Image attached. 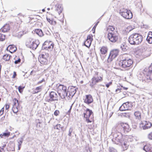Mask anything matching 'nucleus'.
<instances>
[{
	"label": "nucleus",
	"instance_id": "f257e3e1",
	"mask_svg": "<svg viewBox=\"0 0 152 152\" xmlns=\"http://www.w3.org/2000/svg\"><path fill=\"white\" fill-rule=\"evenodd\" d=\"M133 63V61L129 55L124 54L121 56L118 64L120 66L126 69L130 67Z\"/></svg>",
	"mask_w": 152,
	"mask_h": 152
},
{
	"label": "nucleus",
	"instance_id": "f03ea898",
	"mask_svg": "<svg viewBox=\"0 0 152 152\" xmlns=\"http://www.w3.org/2000/svg\"><path fill=\"white\" fill-rule=\"evenodd\" d=\"M143 39L142 36L139 34L134 33L129 37L128 40L130 44L137 45L142 42Z\"/></svg>",
	"mask_w": 152,
	"mask_h": 152
},
{
	"label": "nucleus",
	"instance_id": "7ed1b4c3",
	"mask_svg": "<svg viewBox=\"0 0 152 152\" xmlns=\"http://www.w3.org/2000/svg\"><path fill=\"white\" fill-rule=\"evenodd\" d=\"M58 93L62 99H65L68 95V91L66 90V87L64 85L60 84L58 87Z\"/></svg>",
	"mask_w": 152,
	"mask_h": 152
},
{
	"label": "nucleus",
	"instance_id": "20e7f679",
	"mask_svg": "<svg viewBox=\"0 0 152 152\" xmlns=\"http://www.w3.org/2000/svg\"><path fill=\"white\" fill-rule=\"evenodd\" d=\"M39 44V41L38 40H35L32 41L31 39H29L26 42V46L33 50H36Z\"/></svg>",
	"mask_w": 152,
	"mask_h": 152
},
{
	"label": "nucleus",
	"instance_id": "39448f33",
	"mask_svg": "<svg viewBox=\"0 0 152 152\" xmlns=\"http://www.w3.org/2000/svg\"><path fill=\"white\" fill-rule=\"evenodd\" d=\"M45 100L49 102H53L57 101L58 99V96L57 94L54 91L50 92L48 96L46 97Z\"/></svg>",
	"mask_w": 152,
	"mask_h": 152
},
{
	"label": "nucleus",
	"instance_id": "423d86ee",
	"mask_svg": "<svg viewBox=\"0 0 152 152\" xmlns=\"http://www.w3.org/2000/svg\"><path fill=\"white\" fill-rule=\"evenodd\" d=\"M119 12L122 16L127 19H131L133 16L131 11L126 9H120L119 11Z\"/></svg>",
	"mask_w": 152,
	"mask_h": 152
},
{
	"label": "nucleus",
	"instance_id": "0eeeda50",
	"mask_svg": "<svg viewBox=\"0 0 152 152\" xmlns=\"http://www.w3.org/2000/svg\"><path fill=\"white\" fill-rule=\"evenodd\" d=\"M112 140L113 143L115 144H118L122 142L123 140L122 134L119 132L114 133Z\"/></svg>",
	"mask_w": 152,
	"mask_h": 152
},
{
	"label": "nucleus",
	"instance_id": "6e6552de",
	"mask_svg": "<svg viewBox=\"0 0 152 152\" xmlns=\"http://www.w3.org/2000/svg\"><path fill=\"white\" fill-rule=\"evenodd\" d=\"M107 38L109 40L113 43L116 42L119 38V36L117 33H108L107 34Z\"/></svg>",
	"mask_w": 152,
	"mask_h": 152
},
{
	"label": "nucleus",
	"instance_id": "1a4fd4ad",
	"mask_svg": "<svg viewBox=\"0 0 152 152\" xmlns=\"http://www.w3.org/2000/svg\"><path fill=\"white\" fill-rule=\"evenodd\" d=\"M119 51L117 49L113 50L110 53L109 57L107 60L108 63L111 62L113 59H114L118 55Z\"/></svg>",
	"mask_w": 152,
	"mask_h": 152
},
{
	"label": "nucleus",
	"instance_id": "9d476101",
	"mask_svg": "<svg viewBox=\"0 0 152 152\" xmlns=\"http://www.w3.org/2000/svg\"><path fill=\"white\" fill-rule=\"evenodd\" d=\"M20 21H21V23L20 24V28L21 30H22V31L20 32V36L21 37L24 34H26L27 33V31L26 30V23L24 22L23 24L22 23L24 22L22 20L21 18L20 19Z\"/></svg>",
	"mask_w": 152,
	"mask_h": 152
},
{
	"label": "nucleus",
	"instance_id": "9b49d317",
	"mask_svg": "<svg viewBox=\"0 0 152 152\" xmlns=\"http://www.w3.org/2000/svg\"><path fill=\"white\" fill-rule=\"evenodd\" d=\"M102 77L101 76H94L91 79L92 82L90 83V86L93 87L96 83L102 81Z\"/></svg>",
	"mask_w": 152,
	"mask_h": 152
},
{
	"label": "nucleus",
	"instance_id": "f8f14e48",
	"mask_svg": "<svg viewBox=\"0 0 152 152\" xmlns=\"http://www.w3.org/2000/svg\"><path fill=\"white\" fill-rule=\"evenodd\" d=\"M132 106L131 102H127L122 105L119 108V110L121 111L128 110L131 108Z\"/></svg>",
	"mask_w": 152,
	"mask_h": 152
},
{
	"label": "nucleus",
	"instance_id": "ddd939ff",
	"mask_svg": "<svg viewBox=\"0 0 152 152\" xmlns=\"http://www.w3.org/2000/svg\"><path fill=\"white\" fill-rule=\"evenodd\" d=\"M14 104L12 108V110L13 112L16 113L18 112V105L19 102L18 100L17 99L15 98L13 100Z\"/></svg>",
	"mask_w": 152,
	"mask_h": 152
},
{
	"label": "nucleus",
	"instance_id": "4468645a",
	"mask_svg": "<svg viewBox=\"0 0 152 152\" xmlns=\"http://www.w3.org/2000/svg\"><path fill=\"white\" fill-rule=\"evenodd\" d=\"M152 126L151 123L149 121H143L141 124L140 126L143 129H146L150 128Z\"/></svg>",
	"mask_w": 152,
	"mask_h": 152
},
{
	"label": "nucleus",
	"instance_id": "2eb2a0df",
	"mask_svg": "<svg viewBox=\"0 0 152 152\" xmlns=\"http://www.w3.org/2000/svg\"><path fill=\"white\" fill-rule=\"evenodd\" d=\"M93 99L92 96L90 95H86V98L84 99V102L87 104H89L93 102Z\"/></svg>",
	"mask_w": 152,
	"mask_h": 152
},
{
	"label": "nucleus",
	"instance_id": "dca6fc26",
	"mask_svg": "<svg viewBox=\"0 0 152 152\" xmlns=\"http://www.w3.org/2000/svg\"><path fill=\"white\" fill-rule=\"evenodd\" d=\"M123 130L125 132H128L130 130L129 126L126 123H121V124Z\"/></svg>",
	"mask_w": 152,
	"mask_h": 152
},
{
	"label": "nucleus",
	"instance_id": "f3484780",
	"mask_svg": "<svg viewBox=\"0 0 152 152\" xmlns=\"http://www.w3.org/2000/svg\"><path fill=\"white\" fill-rule=\"evenodd\" d=\"M9 50V52L12 53L16 51L17 50V48L15 47L14 45H9L7 48V50Z\"/></svg>",
	"mask_w": 152,
	"mask_h": 152
},
{
	"label": "nucleus",
	"instance_id": "a211bd4d",
	"mask_svg": "<svg viewBox=\"0 0 152 152\" xmlns=\"http://www.w3.org/2000/svg\"><path fill=\"white\" fill-rule=\"evenodd\" d=\"M143 149L146 152H152V145L147 144L144 146Z\"/></svg>",
	"mask_w": 152,
	"mask_h": 152
},
{
	"label": "nucleus",
	"instance_id": "6ab92c4d",
	"mask_svg": "<svg viewBox=\"0 0 152 152\" xmlns=\"http://www.w3.org/2000/svg\"><path fill=\"white\" fill-rule=\"evenodd\" d=\"M10 29V26L8 24H6L0 29V32H5Z\"/></svg>",
	"mask_w": 152,
	"mask_h": 152
},
{
	"label": "nucleus",
	"instance_id": "aec40b11",
	"mask_svg": "<svg viewBox=\"0 0 152 152\" xmlns=\"http://www.w3.org/2000/svg\"><path fill=\"white\" fill-rule=\"evenodd\" d=\"M48 42H45L42 45V49H44L47 50V49H53V44L52 43L50 44V46H46L45 47V45H46L47 44H48Z\"/></svg>",
	"mask_w": 152,
	"mask_h": 152
},
{
	"label": "nucleus",
	"instance_id": "412c9836",
	"mask_svg": "<svg viewBox=\"0 0 152 152\" xmlns=\"http://www.w3.org/2000/svg\"><path fill=\"white\" fill-rule=\"evenodd\" d=\"M134 115L136 119L140 120L141 118V113L139 111H135L134 113Z\"/></svg>",
	"mask_w": 152,
	"mask_h": 152
},
{
	"label": "nucleus",
	"instance_id": "4be33fe9",
	"mask_svg": "<svg viewBox=\"0 0 152 152\" xmlns=\"http://www.w3.org/2000/svg\"><path fill=\"white\" fill-rule=\"evenodd\" d=\"M56 7H57L56 11L57 12L58 14L59 15L62 11L63 10V7L62 5L60 4H58L57 6L56 5Z\"/></svg>",
	"mask_w": 152,
	"mask_h": 152
},
{
	"label": "nucleus",
	"instance_id": "5701e85b",
	"mask_svg": "<svg viewBox=\"0 0 152 152\" xmlns=\"http://www.w3.org/2000/svg\"><path fill=\"white\" fill-rule=\"evenodd\" d=\"M70 88V92L71 93L72 97H73L76 92V89L77 88H76L75 86H72Z\"/></svg>",
	"mask_w": 152,
	"mask_h": 152
},
{
	"label": "nucleus",
	"instance_id": "b1692460",
	"mask_svg": "<svg viewBox=\"0 0 152 152\" xmlns=\"http://www.w3.org/2000/svg\"><path fill=\"white\" fill-rule=\"evenodd\" d=\"M38 59L39 61L41 64H46L47 63L48 59L47 58H43L42 57H39Z\"/></svg>",
	"mask_w": 152,
	"mask_h": 152
},
{
	"label": "nucleus",
	"instance_id": "393cba45",
	"mask_svg": "<svg viewBox=\"0 0 152 152\" xmlns=\"http://www.w3.org/2000/svg\"><path fill=\"white\" fill-rule=\"evenodd\" d=\"M34 31L35 33L40 37H42L44 35L41 29H36Z\"/></svg>",
	"mask_w": 152,
	"mask_h": 152
},
{
	"label": "nucleus",
	"instance_id": "a878e982",
	"mask_svg": "<svg viewBox=\"0 0 152 152\" xmlns=\"http://www.w3.org/2000/svg\"><path fill=\"white\" fill-rule=\"evenodd\" d=\"M108 49L107 47L102 46L100 50L101 53L102 54L105 55L107 52Z\"/></svg>",
	"mask_w": 152,
	"mask_h": 152
},
{
	"label": "nucleus",
	"instance_id": "bb28decb",
	"mask_svg": "<svg viewBox=\"0 0 152 152\" xmlns=\"http://www.w3.org/2000/svg\"><path fill=\"white\" fill-rule=\"evenodd\" d=\"M146 78L147 79L152 80V71L149 70L147 75L146 76Z\"/></svg>",
	"mask_w": 152,
	"mask_h": 152
},
{
	"label": "nucleus",
	"instance_id": "cd10ccee",
	"mask_svg": "<svg viewBox=\"0 0 152 152\" xmlns=\"http://www.w3.org/2000/svg\"><path fill=\"white\" fill-rule=\"evenodd\" d=\"M108 30L109 31V33L112 32L113 33H117V31L116 30L115 28L113 26H110L108 28Z\"/></svg>",
	"mask_w": 152,
	"mask_h": 152
},
{
	"label": "nucleus",
	"instance_id": "c85d7f7f",
	"mask_svg": "<svg viewBox=\"0 0 152 152\" xmlns=\"http://www.w3.org/2000/svg\"><path fill=\"white\" fill-rule=\"evenodd\" d=\"M91 40L86 39L84 43V45L87 48H89L91 44Z\"/></svg>",
	"mask_w": 152,
	"mask_h": 152
},
{
	"label": "nucleus",
	"instance_id": "c756f323",
	"mask_svg": "<svg viewBox=\"0 0 152 152\" xmlns=\"http://www.w3.org/2000/svg\"><path fill=\"white\" fill-rule=\"evenodd\" d=\"M133 29L132 27L131 26H128L127 28H125L124 30V33L127 34L129 32L131 31Z\"/></svg>",
	"mask_w": 152,
	"mask_h": 152
},
{
	"label": "nucleus",
	"instance_id": "7c9ffc66",
	"mask_svg": "<svg viewBox=\"0 0 152 152\" xmlns=\"http://www.w3.org/2000/svg\"><path fill=\"white\" fill-rule=\"evenodd\" d=\"M11 56L9 54H6L3 56L2 58L5 61H7L10 60V57Z\"/></svg>",
	"mask_w": 152,
	"mask_h": 152
},
{
	"label": "nucleus",
	"instance_id": "2f4dec72",
	"mask_svg": "<svg viewBox=\"0 0 152 152\" xmlns=\"http://www.w3.org/2000/svg\"><path fill=\"white\" fill-rule=\"evenodd\" d=\"M86 114L87 115L88 118H89L92 114H93V113L91 110H90L89 109L87 108L86 110Z\"/></svg>",
	"mask_w": 152,
	"mask_h": 152
},
{
	"label": "nucleus",
	"instance_id": "473e14b6",
	"mask_svg": "<svg viewBox=\"0 0 152 152\" xmlns=\"http://www.w3.org/2000/svg\"><path fill=\"white\" fill-rule=\"evenodd\" d=\"M42 90V87L41 86H39L37 87L35 89H34L33 91V94H36L38 93L39 92L41 91Z\"/></svg>",
	"mask_w": 152,
	"mask_h": 152
},
{
	"label": "nucleus",
	"instance_id": "72a5a7b5",
	"mask_svg": "<svg viewBox=\"0 0 152 152\" xmlns=\"http://www.w3.org/2000/svg\"><path fill=\"white\" fill-rule=\"evenodd\" d=\"M120 48L124 51H126L128 49V47L125 44H122L120 45Z\"/></svg>",
	"mask_w": 152,
	"mask_h": 152
},
{
	"label": "nucleus",
	"instance_id": "f704fd0d",
	"mask_svg": "<svg viewBox=\"0 0 152 152\" xmlns=\"http://www.w3.org/2000/svg\"><path fill=\"white\" fill-rule=\"evenodd\" d=\"M10 135V132H4L2 134H0V137L1 138H3V137H8Z\"/></svg>",
	"mask_w": 152,
	"mask_h": 152
},
{
	"label": "nucleus",
	"instance_id": "c9c22d12",
	"mask_svg": "<svg viewBox=\"0 0 152 152\" xmlns=\"http://www.w3.org/2000/svg\"><path fill=\"white\" fill-rule=\"evenodd\" d=\"M64 127L61 126V125L60 124H57L56 125L54 126L53 127L54 129H56L60 130V129H61L63 130Z\"/></svg>",
	"mask_w": 152,
	"mask_h": 152
},
{
	"label": "nucleus",
	"instance_id": "e433bc0d",
	"mask_svg": "<svg viewBox=\"0 0 152 152\" xmlns=\"http://www.w3.org/2000/svg\"><path fill=\"white\" fill-rule=\"evenodd\" d=\"M24 61V56L23 55L22 53H21L20 55V63L21 62L22 64Z\"/></svg>",
	"mask_w": 152,
	"mask_h": 152
},
{
	"label": "nucleus",
	"instance_id": "4c0bfd02",
	"mask_svg": "<svg viewBox=\"0 0 152 152\" xmlns=\"http://www.w3.org/2000/svg\"><path fill=\"white\" fill-rule=\"evenodd\" d=\"M121 144L124 150H126L127 149V146L126 142H123V141H122V142L120 143Z\"/></svg>",
	"mask_w": 152,
	"mask_h": 152
},
{
	"label": "nucleus",
	"instance_id": "58836bf2",
	"mask_svg": "<svg viewBox=\"0 0 152 152\" xmlns=\"http://www.w3.org/2000/svg\"><path fill=\"white\" fill-rule=\"evenodd\" d=\"M84 117L86 118V121L88 123H90L91 122V121L89 119V118H88L87 115L85 113H83Z\"/></svg>",
	"mask_w": 152,
	"mask_h": 152
},
{
	"label": "nucleus",
	"instance_id": "ea45409f",
	"mask_svg": "<svg viewBox=\"0 0 152 152\" xmlns=\"http://www.w3.org/2000/svg\"><path fill=\"white\" fill-rule=\"evenodd\" d=\"M5 37V35H3L2 34L0 33V40L3 41L4 40Z\"/></svg>",
	"mask_w": 152,
	"mask_h": 152
},
{
	"label": "nucleus",
	"instance_id": "a19ab883",
	"mask_svg": "<svg viewBox=\"0 0 152 152\" xmlns=\"http://www.w3.org/2000/svg\"><path fill=\"white\" fill-rule=\"evenodd\" d=\"M110 152H117V150L113 148L110 147L109 148Z\"/></svg>",
	"mask_w": 152,
	"mask_h": 152
},
{
	"label": "nucleus",
	"instance_id": "79ce46f5",
	"mask_svg": "<svg viewBox=\"0 0 152 152\" xmlns=\"http://www.w3.org/2000/svg\"><path fill=\"white\" fill-rule=\"evenodd\" d=\"M73 131V128L72 127H71L70 128L69 131V134H68V135L71 136V133Z\"/></svg>",
	"mask_w": 152,
	"mask_h": 152
},
{
	"label": "nucleus",
	"instance_id": "37998d69",
	"mask_svg": "<svg viewBox=\"0 0 152 152\" xmlns=\"http://www.w3.org/2000/svg\"><path fill=\"white\" fill-rule=\"evenodd\" d=\"M39 57H41V58L42 57L43 58H48L47 56L45 55H44V54H42L41 55H40L39 56Z\"/></svg>",
	"mask_w": 152,
	"mask_h": 152
},
{
	"label": "nucleus",
	"instance_id": "c03bdc74",
	"mask_svg": "<svg viewBox=\"0 0 152 152\" xmlns=\"http://www.w3.org/2000/svg\"><path fill=\"white\" fill-rule=\"evenodd\" d=\"M25 86H20L19 89H20V93H21L22 92L23 90L22 89H23L25 88Z\"/></svg>",
	"mask_w": 152,
	"mask_h": 152
},
{
	"label": "nucleus",
	"instance_id": "a18cd8bd",
	"mask_svg": "<svg viewBox=\"0 0 152 152\" xmlns=\"http://www.w3.org/2000/svg\"><path fill=\"white\" fill-rule=\"evenodd\" d=\"M54 114L55 115L57 116L59 114V110H56L55 111V112H54Z\"/></svg>",
	"mask_w": 152,
	"mask_h": 152
},
{
	"label": "nucleus",
	"instance_id": "49530a36",
	"mask_svg": "<svg viewBox=\"0 0 152 152\" xmlns=\"http://www.w3.org/2000/svg\"><path fill=\"white\" fill-rule=\"evenodd\" d=\"M66 97H68L69 98V99H71L72 97V96L71 95V93L70 92H69V94L68 93L67 96H66Z\"/></svg>",
	"mask_w": 152,
	"mask_h": 152
},
{
	"label": "nucleus",
	"instance_id": "de8ad7c7",
	"mask_svg": "<svg viewBox=\"0 0 152 152\" xmlns=\"http://www.w3.org/2000/svg\"><path fill=\"white\" fill-rule=\"evenodd\" d=\"M4 108L3 107L2 108L1 110H0V115H1L3 114L4 111Z\"/></svg>",
	"mask_w": 152,
	"mask_h": 152
},
{
	"label": "nucleus",
	"instance_id": "09e8293b",
	"mask_svg": "<svg viewBox=\"0 0 152 152\" xmlns=\"http://www.w3.org/2000/svg\"><path fill=\"white\" fill-rule=\"evenodd\" d=\"M112 82H110L106 84V86L107 88H108L110 86V85H111L112 84Z\"/></svg>",
	"mask_w": 152,
	"mask_h": 152
},
{
	"label": "nucleus",
	"instance_id": "8fccbe9b",
	"mask_svg": "<svg viewBox=\"0 0 152 152\" xmlns=\"http://www.w3.org/2000/svg\"><path fill=\"white\" fill-rule=\"evenodd\" d=\"M148 138L150 140H152V132L149 134Z\"/></svg>",
	"mask_w": 152,
	"mask_h": 152
},
{
	"label": "nucleus",
	"instance_id": "3c124183",
	"mask_svg": "<svg viewBox=\"0 0 152 152\" xmlns=\"http://www.w3.org/2000/svg\"><path fill=\"white\" fill-rule=\"evenodd\" d=\"M121 89V88H118L116 89L115 92L117 93L120 92Z\"/></svg>",
	"mask_w": 152,
	"mask_h": 152
},
{
	"label": "nucleus",
	"instance_id": "603ef678",
	"mask_svg": "<svg viewBox=\"0 0 152 152\" xmlns=\"http://www.w3.org/2000/svg\"><path fill=\"white\" fill-rule=\"evenodd\" d=\"M73 105V104H72L70 106V109H69V110H68V113L69 114L70 113L71 110L72 108Z\"/></svg>",
	"mask_w": 152,
	"mask_h": 152
},
{
	"label": "nucleus",
	"instance_id": "864d4df0",
	"mask_svg": "<svg viewBox=\"0 0 152 152\" xmlns=\"http://www.w3.org/2000/svg\"><path fill=\"white\" fill-rule=\"evenodd\" d=\"M92 36L88 35L87 37V39H88V40H90L92 41Z\"/></svg>",
	"mask_w": 152,
	"mask_h": 152
},
{
	"label": "nucleus",
	"instance_id": "5fc2aeb1",
	"mask_svg": "<svg viewBox=\"0 0 152 152\" xmlns=\"http://www.w3.org/2000/svg\"><path fill=\"white\" fill-rule=\"evenodd\" d=\"M146 40L148 41V42L149 44L152 43V39H149L148 40Z\"/></svg>",
	"mask_w": 152,
	"mask_h": 152
},
{
	"label": "nucleus",
	"instance_id": "6e6d98bb",
	"mask_svg": "<svg viewBox=\"0 0 152 152\" xmlns=\"http://www.w3.org/2000/svg\"><path fill=\"white\" fill-rule=\"evenodd\" d=\"M17 75L16 73L15 72H14L13 75L12 77L13 78H15Z\"/></svg>",
	"mask_w": 152,
	"mask_h": 152
},
{
	"label": "nucleus",
	"instance_id": "4d7b16f0",
	"mask_svg": "<svg viewBox=\"0 0 152 152\" xmlns=\"http://www.w3.org/2000/svg\"><path fill=\"white\" fill-rule=\"evenodd\" d=\"M4 148L1 147H0V152H4Z\"/></svg>",
	"mask_w": 152,
	"mask_h": 152
},
{
	"label": "nucleus",
	"instance_id": "13d9d810",
	"mask_svg": "<svg viewBox=\"0 0 152 152\" xmlns=\"http://www.w3.org/2000/svg\"><path fill=\"white\" fill-rule=\"evenodd\" d=\"M5 109L6 110H8L9 108V105L7 104H6L5 105Z\"/></svg>",
	"mask_w": 152,
	"mask_h": 152
},
{
	"label": "nucleus",
	"instance_id": "bf43d9fd",
	"mask_svg": "<svg viewBox=\"0 0 152 152\" xmlns=\"http://www.w3.org/2000/svg\"><path fill=\"white\" fill-rule=\"evenodd\" d=\"M14 63L15 64H18L19 63V58H18L17 60H15Z\"/></svg>",
	"mask_w": 152,
	"mask_h": 152
},
{
	"label": "nucleus",
	"instance_id": "052dcab7",
	"mask_svg": "<svg viewBox=\"0 0 152 152\" xmlns=\"http://www.w3.org/2000/svg\"><path fill=\"white\" fill-rule=\"evenodd\" d=\"M45 81V79H43L41 80L38 82V84H39V83H42V82H44Z\"/></svg>",
	"mask_w": 152,
	"mask_h": 152
},
{
	"label": "nucleus",
	"instance_id": "680f3d73",
	"mask_svg": "<svg viewBox=\"0 0 152 152\" xmlns=\"http://www.w3.org/2000/svg\"><path fill=\"white\" fill-rule=\"evenodd\" d=\"M99 23V22H97L95 24V25H94V27H93V29H94V28H95L96 27V26H97V24H98ZM95 29H94V30ZM95 32V31L94 30V31L93 32V33H94Z\"/></svg>",
	"mask_w": 152,
	"mask_h": 152
},
{
	"label": "nucleus",
	"instance_id": "e2e57ef3",
	"mask_svg": "<svg viewBox=\"0 0 152 152\" xmlns=\"http://www.w3.org/2000/svg\"><path fill=\"white\" fill-rule=\"evenodd\" d=\"M148 36H151L152 37V32H149Z\"/></svg>",
	"mask_w": 152,
	"mask_h": 152
},
{
	"label": "nucleus",
	"instance_id": "0e129e2a",
	"mask_svg": "<svg viewBox=\"0 0 152 152\" xmlns=\"http://www.w3.org/2000/svg\"><path fill=\"white\" fill-rule=\"evenodd\" d=\"M149 69L150 70V71H152V63H151V66H149Z\"/></svg>",
	"mask_w": 152,
	"mask_h": 152
},
{
	"label": "nucleus",
	"instance_id": "69168bd1",
	"mask_svg": "<svg viewBox=\"0 0 152 152\" xmlns=\"http://www.w3.org/2000/svg\"><path fill=\"white\" fill-rule=\"evenodd\" d=\"M149 39H152V37L151 36H148L146 39L148 40Z\"/></svg>",
	"mask_w": 152,
	"mask_h": 152
},
{
	"label": "nucleus",
	"instance_id": "338daca9",
	"mask_svg": "<svg viewBox=\"0 0 152 152\" xmlns=\"http://www.w3.org/2000/svg\"><path fill=\"white\" fill-rule=\"evenodd\" d=\"M98 72H96L94 76H98Z\"/></svg>",
	"mask_w": 152,
	"mask_h": 152
},
{
	"label": "nucleus",
	"instance_id": "774afa93",
	"mask_svg": "<svg viewBox=\"0 0 152 152\" xmlns=\"http://www.w3.org/2000/svg\"><path fill=\"white\" fill-rule=\"evenodd\" d=\"M121 87H123L124 90H127L128 89V88H127L123 87L122 86H121Z\"/></svg>",
	"mask_w": 152,
	"mask_h": 152
}]
</instances>
